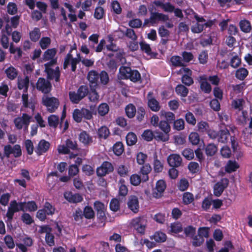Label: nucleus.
<instances>
[{
  "label": "nucleus",
  "instance_id": "nucleus-1",
  "mask_svg": "<svg viewBox=\"0 0 252 252\" xmlns=\"http://www.w3.org/2000/svg\"><path fill=\"white\" fill-rule=\"evenodd\" d=\"M56 53L57 50L55 48L48 49L44 52L43 60L44 61H49V63L45 64V71L48 77L51 79H54L56 82H58L60 78L59 68L57 67L55 70L50 68L51 65L56 62V59L55 58Z\"/></svg>",
  "mask_w": 252,
  "mask_h": 252
},
{
  "label": "nucleus",
  "instance_id": "nucleus-19",
  "mask_svg": "<svg viewBox=\"0 0 252 252\" xmlns=\"http://www.w3.org/2000/svg\"><path fill=\"white\" fill-rule=\"evenodd\" d=\"M242 136L245 144L250 147H252V129L246 128L242 132Z\"/></svg>",
  "mask_w": 252,
  "mask_h": 252
},
{
  "label": "nucleus",
  "instance_id": "nucleus-56",
  "mask_svg": "<svg viewBox=\"0 0 252 252\" xmlns=\"http://www.w3.org/2000/svg\"><path fill=\"white\" fill-rule=\"evenodd\" d=\"M248 120V114L246 111H242L241 114L239 116L237 121L238 123L242 125L246 124Z\"/></svg>",
  "mask_w": 252,
  "mask_h": 252
},
{
  "label": "nucleus",
  "instance_id": "nucleus-11",
  "mask_svg": "<svg viewBox=\"0 0 252 252\" xmlns=\"http://www.w3.org/2000/svg\"><path fill=\"white\" fill-rule=\"evenodd\" d=\"M40 232L41 233H46L45 241L50 246L55 245L54 236L51 233V229L47 226H42L40 227Z\"/></svg>",
  "mask_w": 252,
  "mask_h": 252
},
{
  "label": "nucleus",
  "instance_id": "nucleus-24",
  "mask_svg": "<svg viewBox=\"0 0 252 252\" xmlns=\"http://www.w3.org/2000/svg\"><path fill=\"white\" fill-rule=\"evenodd\" d=\"M94 208L97 211V215H99L100 217L104 218L105 217L106 207L103 203L98 201H95L94 203Z\"/></svg>",
  "mask_w": 252,
  "mask_h": 252
},
{
  "label": "nucleus",
  "instance_id": "nucleus-50",
  "mask_svg": "<svg viewBox=\"0 0 252 252\" xmlns=\"http://www.w3.org/2000/svg\"><path fill=\"white\" fill-rule=\"evenodd\" d=\"M194 200L193 195L189 192H185L183 196V202L186 204L191 203Z\"/></svg>",
  "mask_w": 252,
  "mask_h": 252
},
{
  "label": "nucleus",
  "instance_id": "nucleus-9",
  "mask_svg": "<svg viewBox=\"0 0 252 252\" xmlns=\"http://www.w3.org/2000/svg\"><path fill=\"white\" fill-rule=\"evenodd\" d=\"M81 62V57L79 54L77 55V58H74L70 53H68L64 59L63 68L65 69L70 64L71 70L74 71L76 68V64Z\"/></svg>",
  "mask_w": 252,
  "mask_h": 252
},
{
  "label": "nucleus",
  "instance_id": "nucleus-12",
  "mask_svg": "<svg viewBox=\"0 0 252 252\" xmlns=\"http://www.w3.org/2000/svg\"><path fill=\"white\" fill-rule=\"evenodd\" d=\"M36 88L42 93L47 94L50 91L51 85L48 81L44 78H40L36 83Z\"/></svg>",
  "mask_w": 252,
  "mask_h": 252
},
{
  "label": "nucleus",
  "instance_id": "nucleus-43",
  "mask_svg": "<svg viewBox=\"0 0 252 252\" xmlns=\"http://www.w3.org/2000/svg\"><path fill=\"white\" fill-rule=\"evenodd\" d=\"M141 49L147 55L153 56V53L152 52L151 48L149 44L145 42H142L140 43Z\"/></svg>",
  "mask_w": 252,
  "mask_h": 252
},
{
  "label": "nucleus",
  "instance_id": "nucleus-39",
  "mask_svg": "<svg viewBox=\"0 0 252 252\" xmlns=\"http://www.w3.org/2000/svg\"><path fill=\"white\" fill-rule=\"evenodd\" d=\"M30 37L32 41L34 42L37 41L40 37V30L37 28H35L30 32Z\"/></svg>",
  "mask_w": 252,
  "mask_h": 252
},
{
  "label": "nucleus",
  "instance_id": "nucleus-26",
  "mask_svg": "<svg viewBox=\"0 0 252 252\" xmlns=\"http://www.w3.org/2000/svg\"><path fill=\"white\" fill-rule=\"evenodd\" d=\"M131 68L126 66H121L119 69L118 78L121 79H128L131 72Z\"/></svg>",
  "mask_w": 252,
  "mask_h": 252
},
{
  "label": "nucleus",
  "instance_id": "nucleus-48",
  "mask_svg": "<svg viewBox=\"0 0 252 252\" xmlns=\"http://www.w3.org/2000/svg\"><path fill=\"white\" fill-rule=\"evenodd\" d=\"M128 79H129L131 81L133 82H136L140 80L141 75L138 71L135 70H131L129 77H128Z\"/></svg>",
  "mask_w": 252,
  "mask_h": 252
},
{
  "label": "nucleus",
  "instance_id": "nucleus-53",
  "mask_svg": "<svg viewBox=\"0 0 252 252\" xmlns=\"http://www.w3.org/2000/svg\"><path fill=\"white\" fill-rule=\"evenodd\" d=\"M160 116L162 117H164L167 122L169 121H171L175 119L174 114L170 112H166L165 111L162 110L160 112Z\"/></svg>",
  "mask_w": 252,
  "mask_h": 252
},
{
  "label": "nucleus",
  "instance_id": "nucleus-23",
  "mask_svg": "<svg viewBox=\"0 0 252 252\" xmlns=\"http://www.w3.org/2000/svg\"><path fill=\"white\" fill-rule=\"evenodd\" d=\"M22 101L24 107L29 108L32 110V111H34L35 102L32 99L29 100L28 95L27 94H23L22 96Z\"/></svg>",
  "mask_w": 252,
  "mask_h": 252
},
{
  "label": "nucleus",
  "instance_id": "nucleus-27",
  "mask_svg": "<svg viewBox=\"0 0 252 252\" xmlns=\"http://www.w3.org/2000/svg\"><path fill=\"white\" fill-rule=\"evenodd\" d=\"M239 167L238 163L235 160H229L225 167L226 172L231 173L236 171Z\"/></svg>",
  "mask_w": 252,
  "mask_h": 252
},
{
  "label": "nucleus",
  "instance_id": "nucleus-37",
  "mask_svg": "<svg viewBox=\"0 0 252 252\" xmlns=\"http://www.w3.org/2000/svg\"><path fill=\"white\" fill-rule=\"evenodd\" d=\"M151 238L157 242H163L166 239V235L161 232H156Z\"/></svg>",
  "mask_w": 252,
  "mask_h": 252
},
{
  "label": "nucleus",
  "instance_id": "nucleus-34",
  "mask_svg": "<svg viewBox=\"0 0 252 252\" xmlns=\"http://www.w3.org/2000/svg\"><path fill=\"white\" fill-rule=\"evenodd\" d=\"M109 106L105 103L100 104L97 109L98 114L101 116H103L107 114L109 112Z\"/></svg>",
  "mask_w": 252,
  "mask_h": 252
},
{
  "label": "nucleus",
  "instance_id": "nucleus-5",
  "mask_svg": "<svg viewBox=\"0 0 252 252\" xmlns=\"http://www.w3.org/2000/svg\"><path fill=\"white\" fill-rule=\"evenodd\" d=\"M146 222L145 218L140 216L131 220L130 224L138 232L143 233L146 228Z\"/></svg>",
  "mask_w": 252,
  "mask_h": 252
},
{
  "label": "nucleus",
  "instance_id": "nucleus-60",
  "mask_svg": "<svg viewBox=\"0 0 252 252\" xmlns=\"http://www.w3.org/2000/svg\"><path fill=\"white\" fill-rule=\"evenodd\" d=\"M51 43V39L49 37H42L39 42L41 48L42 49H46Z\"/></svg>",
  "mask_w": 252,
  "mask_h": 252
},
{
  "label": "nucleus",
  "instance_id": "nucleus-54",
  "mask_svg": "<svg viewBox=\"0 0 252 252\" xmlns=\"http://www.w3.org/2000/svg\"><path fill=\"white\" fill-rule=\"evenodd\" d=\"M247 70L244 68L238 69L236 72V76L240 80H243L248 75Z\"/></svg>",
  "mask_w": 252,
  "mask_h": 252
},
{
  "label": "nucleus",
  "instance_id": "nucleus-57",
  "mask_svg": "<svg viewBox=\"0 0 252 252\" xmlns=\"http://www.w3.org/2000/svg\"><path fill=\"white\" fill-rule=\"evenodd\" d=\"M198 130L201 132H206L209 129V126L208 124L203 121L199 122L197 125Z\"/></svg>",
  "mask_w": 252,
  "mask_h": 252
},
{
  "label": "nucleus",
  "instance_id": "nucleus-7",
  "mask_svg": "<svg viewBox=\"0 0 252 252\" xmlns=\"http://www.w3.org/2000/svg\"><path fill=\"white\" fill-rule=\"evenodd\" d=\"M32 117L27 114H23L21 117H18L14 120V124L17 128L20 129L24 126L25 129L28 130V127L30 124Z\"/></svg>",
  "mask_w": 252,
  "mask_h": 252
},
{
  "label": "nucleus",
  "instance_id": "nucleus-42",
  "mask_svg": "<svg viewBox=\"0 0 252 252\" xmlns=\"http://www.w3.org/2000/svg\"><path fill=\"white\" fill-rule=\"evenodd\" d=\"M190 142L193 145H197L200 141V138L198 134L195 132H191L189 137Z\"/></svg>",
  "mask_w": 252,
  "mask_h": 252
},
{
  "label": "nucleus",
  "instance_id": "nucleus-13",
  "mask_svg": "<svg viewBox=\"0 0 252 252\" xmlns=\"http://www.w3.org/2000/svg\"><path fill=\"white\" fill-rule=\"evenodd\" d=\"M113 170L112 164L109 162H104L101 165L97 168L96 173L98 176H104Z\"/></svg>",
  "mask_w": 252,
  "mask_h": 252
},
{
  "label": "nucleus",
  "instance_id": "nucleus-55",
  "mask_svg": "<svg viewBox=\"0 0 252 252\" xmlns=\"http://www.w3.org/2000/svg\"><path fill=\"white\" fill-rule=\"evenodd\" d=\"M117 170L118 173L121 176L125 177L127 176L128 173V168L124 165H119L117 168Z\"/></svg>",
  "mask_w": 252,
  "mask_h": 252
},
{
  "label": "nucleus",
  "instance_id": "nucleus-3",
  "mask_svg": "<svg viewBox=\"0 0 252 252\" xmlns=\"http://www.w3.org/2000/svg\"><path fill=\"white\" fill-rule=\"evenodd\" d=\"M194 16L197 22L191 27V31L193 33H199L204 30L205 27H210L213 25L212 21L206 22L202 17H199L195 13Z\"/></svg>",
  "mask_w": 252,
  "mask_h": 252
},
{
  "label": "nucleus",
  "instance_id": "nucleus-63",
  "mask_svg": "<svg viewBox=\"0 0 252 252\" xmlns=\"http://www.w3.org/2000/svg\"><path fill=\"white\" fill-rule=\"evenodd\" d=\"M98 134L100 137L106 138L109 134V131L106 126H102L98 131Z\"/></svg>",
  "mask_w": 252,
  "mask_h": 252
},
{
  "label": "nucleus",
  "instance_id": "nucleus-30",
  "mask_svg": "<svg viewBox=\"0 0 252 252\" xmlns=\"http://www.w3.org/2000/svg\"><path fill=\"white\" fill-rule=\"evenodd\" d=\"M239 26L241 30L245 32H249L252 29L251 25L250 22L246 20H241L240 22Z\"/></svg>",
  "mask_w": 252,
  "mask_h": 252
},
{
  "label": "nucleus",
  "instance_id": "nucleus-36",
  "mask_svg": "<svg viewBox=\"0 0 252 252\" xmlns=\"http://www.w3.org/2000/svg\"><path fill=\"white\" fill-rule=\"evenodd\" d=\"M136 135L133 132L128 133L126 136L127 144L129 146L134 145L137 142Z\"/></svg>",
  "mask_w": 252,
  "mask_h": 252
},
{
  "label": "nucleus",
  "instance_id": "nucleus-28",
  "mask_svg": "<svg viewBox=\"0 0 252 252\" xmlns=\"http://www.w3.org/2000/svg\"><path fill=\"white\" fill-rule=\"evenodd\" d=\"M148 104L153 111L157 112L160 109L159 102L154 98H149Z\"/></svg>",
  "mask_w": 252,
  "mask_h": 252
},
{
  "label": "nucleus",
  "instance_id": "nucleus-15",
  "mask_svg": "<svg viewBox=\"0 0 252 252\" xmlns=\"http://www.w3.org/2000/svg\"><path fill=\"white\" fill-rule=\"evenodd\" d=\"M198 81L200 85V88L203 92L207 94L211 92L212 87L208 82V77L206 75H203L199 76Z\"/></svg>",
  "mask_w": 252,
  "mask_h": 252
},
{
  "label": "nucleus",
  "instance_id": "nucleus-14",
  "mask_svg": "<svg viewBox=\"0 0 252 252\" xmlns=\"http://www.w3.org/2000/svg\"><path fill=\"white\" fill-rule=\"evenodd\" d=\"M166 188L165 183L163 180H159L157 182L156 188L154 189L153 196L155 198H159Z\"/></svg>",
  "mask_w": 252,
  "mask_h": 252
},
{
  "label": "nucleus",
  "instance_id": "nucleus-62",
  "mask_svg": "<svg viewBox=\"0 0 252 252\" xmlns=\"http://www.w3.org/2000/svg\"><path fill=\"white\" fill-rule=\"evenodd\" d=\"M84 215L87 219H92L94 216V213L93 209L90 207H86L84 210Z\"/></svg>",
  "mask_w": 252,
  "mask_h": 252
},
{
  "label": "nucleus",
  "instance_id": "nucleus-45",
  "mask_svg": "<svg viewBox=\"0 0 252 252\" xmlns=\"http://www.w3.org/2000/svg\"><path fill=\"white\" fill-rule=\"evenodd\" d=\"M113 151L117 156L121 155L124 151V147L122 143L117 142L113 146Z\"/></svg>",
  "mask_w": 252,
  "mask_h": 252
},
{
  "label": "nucleus",
  "instance_id": "nucleus-31",
  "mask_svg": "<svg viewBox=\"0 0 252 252\" xmlns=\"http://www.w3.org/2000/svg\"><path fill=\"white\" fill-rule=\"evenodd\" d=\"M29 84V79L28 77H25L24 78H20L18 79V87L20 90L28 89Z\"/></svg>",
  "mask_w": 252,
  "mask_h": 252
},
{
  "label": "nucleus",
  "instance_id": "nucleus-18",
  "mask_svg": "<svg viewBox=\"0 0 252 252\" xmlns=\"http://www.w3.org/2000/svg\"><path fill=\"white\" fill-rule=\"evenodd\" d=\"M167 161L172 167H178L181 165L182 158L177 154H171L167 158Z\"/></svg>",
  "mask_w": 252,
  "mask_h": 252
},
{
  "label": "nucleus",
  "instance_id": "nucleus-61",
  "mask_svg": "<svg viewBox=\"0 0 252 252\" xmlns=\"http://www.w3.org/2000/svg\"><path fill=\"white\" fill-rule=\"evenodd\" d=\"M142 136L144 139L147 141H151L155 135H154L153 132L149 129L146 130L143 133Z\"/></svg>",
  "mask_w": 252,
  "mask_h": 252
},
{
  "label": "nucleus",
  "instance_id": "nucleus-16",
  "mask_svg": "<svg viewBox=\"0 0 252 252\" xmlns=\"http://www.w3.org/2000/svg\"><path fill=\"white\" fill-rule=\"evenodd\" d=\"M127 206L128 208L133 213H137L139 208L138 198L134 195L129 196L127 201Z\"/></svg>",
  "mask_w": 252,
  "mask_h": 252
},
{
  "label": "nucleus",
  "instance_id": "nucleus-58",
  "mask_svg": "<svg viewBox=\"0 0 252 252\" xmlns=\"http://www.w3.org/2000/svg\"><path fill=\"white\" fill-rule=\"evenodd\" d=\"M185 119L188 124L192 126H194L195 125L196 121L192 113L188 112L186 114Z\"/></svg>",
  "mask_w": 252,
  "mask_h": 252
},
{
  "label": "nucleus",
  "instance_id": "nucleus-64",
  "mask_svg": "<svg viewBox=\"0 0 252 252\" xmlns=\"http://www.w3.org/2000/svg\"><path fill=\"white\" fill-rule=\"evenodd\" d=\"M183 156L188 160H190L194 158V152L190 149H186L182 152Z\"/></svg>",
  "mask_w": 252,
  "mask_h": 252
},
{
  "label": "nucleus",
  "instance_id": "nucleus-33",
  "mask_svg": "<svg viewBox=\"0 0 252 252\" xmlns=\"http://www.w3.org/2000/svg\"><path fill=\"white\" fill-rule=\"evenodd\" d=\"M176 92L182 97H186L188 94V89L182 85H179L176 88Z\"/></svg>",
  "mask_w": 252,
  "mask_h": 252
},
{
  "label": "nucleus",
  "instance_id": "nucleus-41",
  "mask_svg": "<svg viewBox=\"0 0 252 252\" xmlns=\"http://www.w3.org/2000/svg\"><path fill=\"white\" fill-rule=\"evenodd\" d=\"M82 110L75 109L73 112V118L74 120L77 122L80 123L82 121L83 118V113H82Z\"/></svg>",
  "mask_w": 252,
  "mask_h": 252
},
{
  "label": "nucleus",
  "instance_id": "nucleus-22",
  "mask_svg": "<svg viewBox=\"0 0 252 252\" xmlns=\"http://www.w3.org/2000/svg\"><path fill=\"white\" fill-rule=\"evenodd\" d=\"M99 75L94 70L90 71L88 75V79L90 82L91 88H95L97 85Z\"/></svg>",
  "mask_w": 252,
  "mask_h": 252
},
{
  "label": "nucleus",
  "instance_id": "nucleus-32",
  "mask_svg": "<svg viewBox=\"0 0 252 252\" xmlns=\"http://www.w3.org/2000/svg\"><path fill=\"white\" fill-rule=\"evenodd\" d=\"M24 204L23 211H34L37 210V206L35 202L32 201L28 202H22Z\"/></svg>",
  "mask_w": 252,
  "mask_h": 252
},
{
  "label": "nucleus",
  "instance_id": "nucleus-25",
  "mask_svg": "<svg viewBox=\"0 0 252 252\" xmlns=\"http://www.w3.org/2000/svg\"><path fill=\"white\" fill-rule=\"evenodd\" d=\"M79 141L85 145L91 144L93 142L92 137L86 131L80 133L79 136Z\"/></svg>",
  "mask_w": 252,
  "mask_h": 252
},
{
  "label": "nucleus",
  "instance_id": "nucleus-59",
  "mask_svg": "<svg viewBox=\"0 0 252 252\" xmlns=\"http://www.w3.org/2000/svg\"><path fill=\"white\" fill-rule=\"evenodd\" d=\"M104 15V11L102 7H97L94 13V17L97 19H101L103 18Z\"/></svg>",
  "mask_w": 252,
  "mask_h": 252
},
{
  "label": "nucleus",
  "instance_id": "nucleus-10",
  "mask_svg": "<svg viewBox=\"0 0 252 252\" xmlns=\"http://www.w3.org/2000/svg\"><path fill=\"white\" fill-rule=\"evenodd\" d=\"M229 181L227 178L222 179L214 186V194L216 196H220L224 189L227 187Z\"/></svg>",
  "mask_w": 252,
  "mask_h": 252
},
{
  "label": "nucleus",
  "instance_id": "nucleus-6",
  "mask_svg": "<svg viewBox=\"0 0 252 252\" xmlns=\"http://www.w3.org/2000/svg\"><path fill=\"white\" fill-rule=\"evenodd\" d=\"M42 103L50 113L55 112L59 105V100L54 97H49L45 96L43 97Z\"/></svg>",
  "mask_w": 252,
  "mask_h": 252
},
{
  "label": "nucleus",
  "instance_id": "nucleus-4",
  "mask_svg": "<svg viewBox=\"0 0 252 252\" xmlns=\"http://www.w3.org/2000/svg\"><path fill=\"white\" fill-rule=\"evenodd\" d=\"M24 204L22 202H17L16 200H13L10 202L9 206L8 208L6 216L8 220H11L13 217L15 213L24 210Z\"/></svg>",
  "mask_w": 252,
  "mask_h": 252
},
{
  "label": "nucleus",
  "instance_id": "nucleus-40",
  "mask_svg": "<svg viewBox=\"0 0 252 252\" xmlns=\"http://www.w3.org/2000/svg\"><path fill=\"white\" fill-rule=\"evenodd\" d=\"M217 150L216 146L214 144H209L205 148V152L207 156H213L216 154Z\"/></svg>",
  "mask_w": 252,
  "mask_h": 252
},
{
  "label": "nucleus",
  "instance_id": "nucleus-38",
  "mask_svg": "<svg viewBox=\"0 0 252 252\" xmlns=\"http://www.w3.org/2000/svg\"><path fill=\"white\" fill-rule=\"evenodd\" d=\"M5 73L7 77L11 80L15 79L17 76V71L12 66L7 68L5 70Z\"/></svg>",
  "mask_w": 252,
  "mask_h": 252
},
{
  "label": "nucleus",
  "instance_id": "nucleus-52",
  "mask_svg": "<svg viewBox=\"0 0 252 252\" xmlns=\"http://www.w3.org/2000/svg\"><path fill=\"white\" fill-rule=\"evenodd\" d=\"M48 123L50 126L56 127L59 124V117L55 115H51L48 117Z\"/></svg>",
  "mask_w": 252,
  "mask_h": 252
},
{
  "label": "nucleus",
  "instance_id": "nucleus-2",
  "mask_svg": "<svg viewBox=\"0 0 252 252\" xmlns=\"http://www.w3.org/2000/svg\"><path fill=\"white\" fill-rule=\"evenodd\" d=\"M163 132L155 131V138L163 142L167 141L169 139V132L171 127L169 124L166 121H161L158 126Z\"/></svg>",
  "mask_w": 252,
  "mask_h": 252
},
{
  "label": "nucleus",
  "instance_id": "nucleus-17",
  "mask_svg": "<svg viewBox=\"0 0 252 252\" xmlns=\"http://www.w3.org/2000/svg\"><path fill=\"white\" fill-rule=\"evenodd\" d=\"M168 19L169 17L167 15L158 12L152 13L150 17V23L152 25L156 23L158 21L166 22Z\"/></svg>",
  "mask_w": 252,
  "mask_h": 252
},
{
  "label": "nucleus",
  "instance_id": "nucleus-29",
  "mask_svg": "<svg viewBox=\"0 0 252 252\" xmlns=\"http://www.w3.org/2000/svg\"><path fill=\"white\" fill-rule=\"evenodd\" d=\"M245 101L243 98L233 99L231 102V106L235 109L239 111L243 110Z\"/></svg>",
  "mask_w": 252,
  "mask_h": 252
},
{
  "label": "nucleus",
  "instance_id": "nucleus-47",
  "mask_svg": "<svg viewBox=\"0 0 252 252\" xmlns=\"http://www.w3.org/2000/svg\"><path fill=\"white\" fill-rule=\"evenodd\" d=\"M209 227H200L198 230V237L200 238H208L209 236Z\"/></svg>",
  "mask_w": 252,
  "mask_h": 252
},
{
  "label": "nucleus",
  "instance_id": "nucleus-46",
  "mask_svg": "<svg viewBox=\"0 0 252 252\" xmlns=\"http://www.w3.org/2000/svg\"><path fill=\"white\" fill-rule=\"evenodd\" d=\"M173 127L177 130H181L185 128V122L182 119L176 120L174 122Z\"/></svg>",
  "mask_w": 252,
  "mask_h": 252
},
{
  "label": "nucleus",
  "instance_id": "nucleus-20",
  "mask_svg": "<svg viewBox=\"0 0 252 252\" xmlns=\"http://www.w3.org/2000/svg\"><path fill=\"white\" fill-rule=\"evenodd\" d=\"M64 198L70 203H78L82 201L83 198L78 193L73 194L71 192H66L64 194Z\"/></svg>",
  "mask_w": 252,
  "mask_h": 252
},
{
  "label": "nucleus",
  "instance_id": "nucleus-21",
  "mask_svg": "<svg viewBox=\"0 0 252 252\" xmlns=\"http://www.w3.org/2000/svg\"><path fill=\"white\" fill-rule=\"evenodd\" d=\"M50 147V143L45 140H41L35 149V152L39 155L46 152Z\"/></svg>",
  "mask_w": 252,
  "mask_h": 252
},
{
  "label": "nucleus",
  "instance_id": "nucleus-8",
  "mask_svg": "<svg viewBox=\"0 0 252 252\" xmlns=\"http://www.w3.org/2000/svg\"><path fill=\"white\" fill-rule=\"evenodd\" d=\"M177 73L183 75L182 81L185 85L190 86L193 83V79L191 77L192 72L188 68L182 67L177 72Z\"/></svg>",
  "mask_w": 252,
  "mask_h": 252
},
{
  "label": "nucleus",
  "instance_id": "nucleus-44",
  "mask_svg": "<svg viewBox=\"0 0 252 252\" xmlns=\"http://www.w3.org/2000/svg\"><path fill=\"white\" fill-rule=\"evenodd\" d=\"M154 169L156 172H161L163 168V164L157 157L155 158L154 163Z\"/></svg>",
  "mask_w": 252,
  "mask_h": 252
},
{
  "label": "nucleus",
  "instance_id": "nucleus-35",
  "mask_svg": "<svg viewBox=\"0 0 252 252\" xmlns=\"http://www.w3.org/2000/svg\"><path fill=\"white\" fill-rule=\"evenodd\" d=\"M229 136V131L227 129L221 130L218 136V140L221 143H225L228 140Z\"/></svg>",
  "mask_w": 252,
  "mask_h": 252
},
{
  "label": "nucleus",
  "instance_id": "nucleus-49",
  "mask_svg": "<svg viewBox=\"0 0 252 252\" xmlns=\"http://www.w3.org/2000/svg\"><path fill=\"white\" fill-rule=\"evenodd\" d=\"M126 112L129 118H133L136 113L135 107L132 104H129L126 108Z\"/></svg>",
  "mask_w": 252,
  "mask_h": 252
},
{
  "label": "nucleus",
  "instance_id": "nucleus-51",
  "mask_svg": "<svg viewBox=\"0 0 252 252\" xmlns=\"http://www.w3.org/2000/svg\"><path fill=\"white\" fill-rule=\"evenodd\" d=\"M171 62L176 66H184L185 64L181 58L179 56H173L171 58Z\"/></svg>",
  "mask_w": 252,
  "mask_h": 252
}]
</instances>
